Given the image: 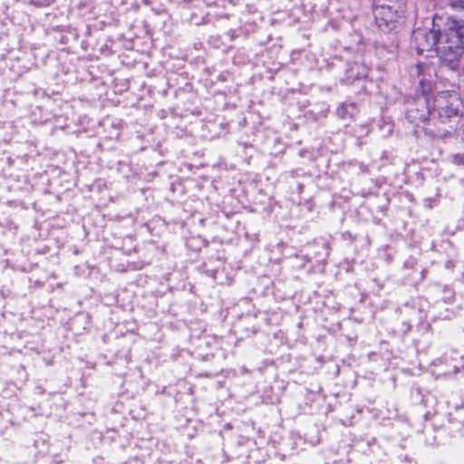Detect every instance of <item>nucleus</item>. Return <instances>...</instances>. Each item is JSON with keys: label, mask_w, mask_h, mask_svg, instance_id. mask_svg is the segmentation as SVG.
Here are the masks:
<instances>
[{"label": "nucleus", "mask_w": 464, "mask_h": 464, "mask_svg": "<svg viewBox=\"0 0 464 464\" xmlns=\"http://www.w3.org/2000/svg\"><path fill=\"white\" fill-rule=\"evenodd\" d=\"M353 111H354V106L353 104H342L337 109V114L343 119H348L353 117Z\"/></svg>", "instance_id": "4"}, {"label": "nucleus", "mask_w": 464, "mask_h": 464, "mask_svg": "<svg viewBox=\"0 0 464 464\" xmlns=\"http://www.w3.org/2000/svg\"><path fill=\"white\" fill-rule=\"evenodd\" d=\"M404 3L401 1L376 0L373 9L374 18L382 30L391 31L396 27L404 14Z\"/></svg>", "instance_id": "2"}, {"label": "nucleus", "mask_w": 464, "mask_h": 464, "mask_svg": "<svg viewBox=\"0 0 464 464\" xmlns=\"http://www.w3.org/2000/svg\"><path fill=\"white\" fill-rule=\"evenodd\" d=\"M411 38L419 54L434 50L451 69L459 66L464 50V24L450 26L442 35L435 28H417Z\"/></svg>", "instance_id": "1"}, {"label": "nucleus", "mask_w": 464, "mask_h": 464, "mask_svg": "<svg viewBox=\"0 0 464 464\" xmlns=\"http://www.w3.org/2000/svg\"><path fill=\"white\" fill-rule=\"evenodd\" d=\"M459 7L464 9V0H459Z\"/></svg>", "instance_id": "5"}, {"label": "nucleus", "mask_w": 464, "mask_h": 464, "mask_svg": "<svg viewBox=\"0 0 464 464\" xmlns=\"http://www.w3.org/2000/svg\"><path fill=\"white\" fill-rule=\"evenodd\" d=\"M430 113L437 111L440 119H450L456 116L459 111L458 98L455 94H450L449 92H442L438 93L433 100L432 109L429 107Z\"/></svg>", "instance_id": "3"}]
</instances>
